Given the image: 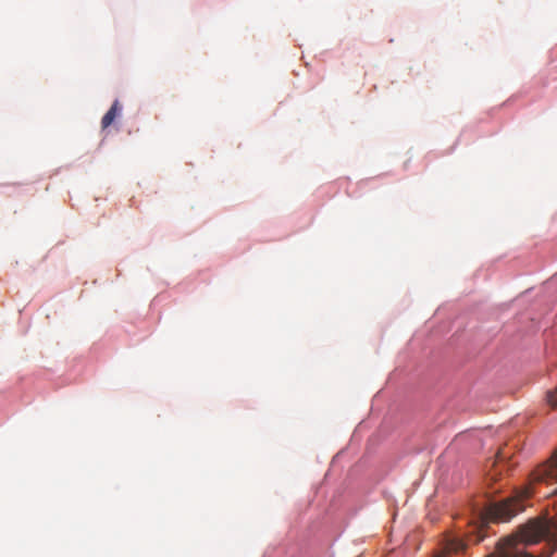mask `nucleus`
I'll return each mask as SVG.
<instances>
[{
    "mask_svg": "<svg viewBox=\"0 0 557 557\" xmlns=\"http://www.w3.org/2000/svg\"><path fill=\"white\" fill-rule=\"evenodd\" d=\"M557 494V488L553 492ZM557 550V513L523 525L517 534L503 539L486 557H550Z\"/></svg>",
    "mask_w": 557,
    "mask_h": 557,
    "instance_id": "obj_1",
    "label": "nucleus"
},
{
    "mask_svg": "<svg viewBox=\"0 0 557 557\" xmlns=\"http://www.w3.org/2000/svg\"><path fill=\"white\" fill-rule=\"evenodd\" d=\"M530 487H524L515 496L508 497L502 502L491 504L484 509L480 510L476 516L478 530L482 533L483 529L490 522L508 521L513 518L518 512L524 509L523 499L531 495ZM484 535L480 534L475 542L483 540Z\"/></svg>",
    "mask_w": 557,
    "mask_h": 557,
    "instance_id": "obj_2",
    "label": "nucleus"
},
{
    "mask_svg": "<svg viewBox=\"0 0 557 557\" xmlns=\"http://www.w3.org/2000/svg\"><path fill=\"white\" fill-rule=\"evenodd\" d=\"M557 481V449L552 458L537 467L531 474V484Z\"/></svg>",
    "mask_w": 557,
    "mask_h": 557,
    "instance_id": "obj_3",
    "label": "nucleus"
},
{
    "mask_svg": "<svg viewBox=\"0 0 557 557\" xmlns=\"http://www.w3.org/2000/svg\"><path fill=\"white\" fill-rule=\"evenodd\" d=\"M468 544L463 539L458 536H449L445 540L443 548L433 557H450L451 555L465 554Z\"/></svg>",
    "mask_w": 557,
    "mask_h": 557,
    "instance_id": "obj_4",
    "label": "nucleus"
},
{
    "mask_svg": "<svg viewBox=\"0 0 557 557\" xmlns=\"http://www.w3.org/2000/svg\"><path fill=\"white\" fill-rule=\"evenodd\" d=\"M121 111H122V107H121L119 100H115L101 120L102 128L109 127L114 122L116 116L120 115Z\"/></svg>",
    "mask_w": 557,
    "mask_h": 557,
    "instance_id": "obj_5",
    "label": "nucleus"
},
{
    "mask_svg": "<svg viewBox=\"0 0 557 557\" xmlns=\"http://www.w3.org/2000/svg\"><path fill=\"white\" fill-rule=\"evenodd\" d=\"M546 398H547L548 405L553 408H556L557 407V387L554 391L547 392Z\"/></svg>",
    "mask_w": 557,
    "mask_h": 557,
    "instance_id": "obj_6",
    "label": "nucleus"
}]
</instances>
